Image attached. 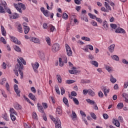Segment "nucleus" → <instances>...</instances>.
<instances>
[{"instance_id": "f257e3e1", "label": "nucleus", "mask_w": 128, "mask_h": 128, "mask_svg": "<svg viewBox=\"0 0 128 128\" xmlns=\"http://www.w3.org/2000/svg\"><path fill=\"white\" fill-rule=\"evenodd\" d=\"M17 61L18 64L15 66V68L16 70H18L19 74L20 76V78H24V72H22V70L24 69V65L22 63L20 60V59L18 58Z\"/></svg>"}, {"instance_id": "f03ea898", "label": "nucleus", "mask_w": 128, "mask_h": 128, "mask_svg": "<svg viewBox=\"0 0 128 128\" xmlns=\"http://www.w3.org/2000/svg\"><path fill=\"white\" fill-rule=\"evenodd\" d=\"M104 7H102L100 8V10L102 12H110V10H112V8H110V6L108 4L107 2H104Z\"/></svg>"}, {"instance_id": "7ed1b4c3", "label": "nucleus", "mask_w": 128, "mask_h": 128, "mask_svg": "<svg viewBox=\"0 0 128 128\" xmlns=\"http://www.w3.org/2000/svg\"><path fill=\"white\" fill-rule=\"evenodd\" d=\"M50 118L53 122H56V128H62V122H60V119H57V120H56V118L52 116H50Z\"/></svg>"}, {"instance_id": "20e7f679", "label": "nucleus", "mask_w": 128, "mask_h": 128, "mask_svg": "<svg viewBox=\"0 0 128 128\" xmlns=\"http://www.w3.org/2000/svg\"><path fill=\"white\" fill-rule=\"evenodd\" d=\"M1 4L4 6V10H6V12L8 14H12V11H10V8L8 7V4L6 2H1Z\"/></svg>"}, {"instance_id": "39448f33", "label": "nucleus", "mask_w": 128, "mask_h": 128, "mask_svg": "<svg viewBox=\"0 0 128 128\" xmlns=\"http://www.w3.org/2000/svg\"><path fill=\"white\" fill-rule=\"evenodd\" d=\"M66 48L68 56H72V50L70 47V46L68 44H66Z\"/></svg>"}, {"instance_id": "423d86ee", "label": "nucleus", "mask_w": 128, "mask_h": 128, "mask_svg": "<svg viewBox=\"0 0 128 128\" xmlns=\"http://www.w3.org/2000/svg\"><path fill=\"white\" fill-rule=\"evenodd\" d=\"M60 50V44H54L52 46V52H56Z\"/></svg>"}, {"instance_id": "0eeeda50", "label": "nucleus", "mask_w": 128, "mask_h": 128, "mask_svg": "<svg viewBox=\"0 0 128 128\" xmlns=\"http://www.w3.org/2000/svg\"><path fill=\"white\" fill-rule=\"evenodd\" d=\"M32 66L34 72L36 73L38 72V66H40V64H38V62H36L34 64H32Z\"/></svg>"}, {"instance_id": "6e6552de", "label": "nucleus", "mask_w": 128, "mask_h": 128, "mask_svg": "<svg viewBox=\"0 0 128 128\" xmlns=\"http://www.w3.org/2000/svg\"><path fill=\"white\" fill-rule=\"evenodd\" d=\"M14 92H16L17 96H20V90H18V84H15L14 85Z\"/></svg>"}, {"instance_id": "1a4fd4ad", "label": "nucleus", "mask_w": 128, "mask_h": 128, "mask_svg": "<svg viewBox=\"0 0 128 128\" xmlns=\"http://www.w3.org/2000/svg\"><path fill=\"white\" fill-rule=\"evenodd\" d=\"M116 34H126V30L122 28H118L115 30Z\"/></svg>"}, {"instance_id": "9d476101", "label": "nucleus", "mask_w": 128, "mask_h": 128, "mask_svg": "<svg viewBox=\"0 0 128 128\" xmlns=\"http://www.w3.org/2000/svg\"><path fill=\"white\" fill-rule=\"evenodd\" d=\"M11 38L12 42H13L14 44H20V41L18 40V38L14 36H10Z\"/></svg>"}, {"instance_id": "9b49d317", "label": "nucleus", "mask_w": 128, "mask_h": 128, "mask_svg": "<svg viewBox=\"0 0 128 128\" xmlns=\"http://www.w3.org/2000/svg\"><path fill=\"white\" fill-rule=\"evenodd\" d=\"M37 108L40 112H41V114H44V108H42V104H37Z\"/></svg>"}, {"instance_id": "f8f14e48", "label": "nucleus", "mask_w": 128, "mask_h": 128, "mask_svg": "<svg viewBox=\"0 0 128 128\" xmlns=\"http://www.w3.org/2000/svg\"><path fill=\"white\" fill-rule=\"evenodd\" d=\"M39 58H40L42 60H46V56H44V53L42 52L39 51L38 53Z\"/></svg>"}, {"instance_id": "ddd939ff", "label": "nucleus", "mask_w": 128, "mask_h": 128, "mask_svg": "<svg viewBox=\"0 0 128 128\" xmlns=\"http://www.w3.org/2000/svg\"><path fill=\"white\" fill-rule=\"evenodd\" d=\"M30 40H32V42H34V44H40V39L35 37L31 38Z\"/></svg>"}, {"instance_id": "4468645a", "label": "nucleus", "mask_w": 128, "mask_h": 128, "mask_svg": "<svg viewBox=\"0 0 128 128\" xmlns=\"http://www.w3.org/2000/svg\"><path fill=\"white\" fill-rule=\"evenodd\" d=\"M70 74H78V70H76V68L73 66L72 70H68Z\"/></svg>"}, {"instance_id": "2eb2a0df", "label": "nucleus", "mask_w": 128, "mask_h": 128, "mask_svg": "<svg viewBox=\"0 0 128 128\" xmlns=\"http://www.w3.org/2000/svg\"><path fill=\"white\" fill-rule=\"evenodd\" d=\"M112 124H114V126L118 128H120V121H118V120L114 118L112 120Z\"/></svg>"}, {"instance_id": "dca6fc26", "label": "nucleus", "mask_w": 128, "mask_h": 128, "mask_svg": "<svg viewBox=\"0 0 128 128\" xmlns=\"http://www.w3.org/2000/svg\"><path fill=\"white\" fill-rule=\"evenodd\" d=\"M28 98H30V100H34V102L36 100V96L34 95L32 93H29Z\"/></svg>"}, {"instance_id": "f3484780", "label": "nucleus", "mask_w": 128, "mask_h": 128, "mask_svg": "<svg viewBox=\"0 0 128 128\" xmlns=\"http://www.w3.org/2000/svg\"><path fill=\"white\" fill-rule=\"evenodd\" d=\"M20 18V15L16 12L13 14L12 16H10V18H12L14 20L18 18Z\"/></svg>"}, {"instance_id": "a211bd4d", "label": "nucleus", "mask_w": 128, "mask_h": 128, "mask_svg": "<svg viewBox=\"0 0 128 128\" xmlns=\"http://www.w3.org/2000/svg\"><path fill=\"white\" fill-rule=\"evenodd\" d=\"M63 102L68 106V108H70V104H68V100L66 97L63 98Z\"/></svg>"}, {"instance_id": "6ab92c4d", "label": "nucleus", "mask_w": 128, "mask_h": 128, "mask_svg": "<svg viewBox=\"0 0 128 128\" xmlns=\"http://www.w3.org/2000/svg\"><path fill=\"white\" fill-rule=\"evenodd\" d=\"M122 98H125L126 102H127V104H128V94L126 92H124L122 94Z\"/></svg>"}, {"instance_id": "aec40b11", "label": "nucleus", "mask_w": 128, "mask_h": 128, "mask_svg": "<svg viewBox=\"0 0 128 128\" xmlns=\"http://www.w3.org/2000/svg\"><path fill=\"white\" fill-rule=\"evenodd\" d=\"M1 32L2 36H6V30L4 29V26H1Z\"/></svg>"}, {"instance_id": "412c9836", "label": "nucleus", "mask_w": 128, "mask_h": 128, "mask_svg": "<svg viewBox=\"0 0 128 128\" xmlns=\"http://www.w3.org/2000/svg\"><path fill=\"white\" fill-rule=\"evenodd\" d=\"M62 108H60V106H58L56 110V114H62Z\"/></svg>"}, {"instance_id": "4be33fe9", "label": "nucleus", "mask_w": 128, "mask_h": 128, "mask_svg": "<svg viewBox=\"0 0 128 128\" xmlns=\"http://www.w3.org/2000/svg\"><path fill=\"white\" fill-rule=\"evenodd\" d=\"M114 46H115L114 44H112L111 46H110L108 47L109 52H112L114 50Z\"/></svg>"}, {"instance_id": "5701e85b", "label": "nucleus", "mask_w": 128, "mask_h": 128, "mask_svg": "<svg viewBox=\"0 0 128 128\" xmlns=\"http://www.w3.org/2000/svg\"><path fill=\"white\" fill-rule=\"evenodd\" d=\"M88 94L89 96H96V93L90 89L88 90Z\"/></svg>"}, {"instance_id": "b1692460", "label": "nucleus", "mask_w": 128, "mask_h": 128, "mask_svg": "<svg viewBox=\"0 0 128 128\" xmlns=\"http://www.w3.org/2000/svg\"><path fill=\"white\" fill-rule=\"evenodd\" d=\"M90 80L84 79H82L80 82L81 84H90Z\"/></svg>"}, {"instance_id": "393cba45", "label": "nucleus", "mask_w": 128, "mask_h": 128, "mask_svg": "<svg viewBox=\"0 0 128 128\" xmlns=\"http://www.w3.org/2000/svg\"><path fill=\"white\" fill-rule=\"evenodd\" d=\"M86 102H87L88 104H96V102H94V101L91 100L90 99L88 98L86 100Z\"/></svg>"}, {"instance_id": "a878e982", "label": "nucleus", "mask_w": 128, "mask_h": 128, "mask_svg": "<svg viewBox=\"0 0 128 128\" xmlns=\"http://www.w3.org/2000/svg\"><path fill=\"white\" fill-rule=\"evenodd\" d=\"M2 118H3L6 120V122H8L9 119H8V114L6 113H4V114H2Z\"/></svg>"}, {"instance_id": "bb28decb", "label": "nucleus", "mask_w": 128, "mask_h": 128, "mask_svg": "<svg viewBox=\"0 0 128 128\" xmlns=\"http://www.w3.org/2000/svg\"><path fill=\"white\" fill-rule=\"evenodd\" d=\"M110 80L112 84H114L116 82V78H114L112 75H110Z\"/></svg>"}, {"instance_id": "cd10ccee", "label": "nucleus", "mask_w": 128, "mask_h": 128, "mask_svg": "<svg viewBox=\"0 0 128 128\" xmlns=\"http://www.w3.org/2000/svg\"><path fill=\"white\" fill-rule=\"evenodd\" d=\"M90 64H92L93 66H94L96 68H98V63L96 60L91 61Z\"/></svg>"}, {"instance_id": "c85d7f7f", "label": "nucleus", "mask_w": 128, "mask_h": 128, "mask_svg": "<svg viewBox=\"0 0 128 128\" xmlns=\"http://www.w3.org/2000/svg\"><path fill=\"white\" fill-rule=\"evenodd\" d=\"M105 68L108 72H112V68L108 66H105Z\"/></svg>"}, {"instance_id": "c756f323", "label": "nucleus", "mask_w": 128, "mask_h": 128, "mask_svg": "<svg viewBox=\"0 0 128 128\" xmlns=\"http://www.w3.org/2000/svg\"><path fill=\"white\" fill-rule=\"evenodd\" d=\"M102 26H104V28H108V24L106 20H104L103 22Z\"/></svg>"}, {"instance_id": "7c9ffc66", "label": "nucleus", "mask_w": 128, "mask_h": 128, "mask_svg": "<svg viewBox=\"0 0 128 128\" xmlns=\"http://www.w3.org/2000/svg\"><path fill=\"white\" fill-rule=\"evenodd\" d=\"M74 82H76V81L74 80H66V84H74Z\"/></svg>"}, {"instance_id": "2f4dec72", "label": "nucleus", "mask_w": 128, "mask_h": 128, "mask_svg": "<svg viewBox=\"0 0 128 128\" xmlns=\"http://www.w3.org/2000/svg\"><path fill=\"white\" fill-rule=\"evenodd\" d=\"M112 60H116V62H118L120 60V58L116 55H113L112 56Z\"/></svg>"}, {"instance_id": "473e14b6", "label": "nucleus", "mask_w": 128, "mask_h": 128, "mask_svg": "<svg viewBox=\"0 0 128 128\" xmlns=\"http://www.w3.org/2000/svg\"><path fill=\"white\" fill-rule=\"evenodd\" d=\"M124 108V104L120 102L118 103L117 105V108H118L119 110H122Z\"/></svg>"}, {"instance_id": "72a5a7b5", "label": "nucleus", "mask_w": 128, "mask_h": 128, "mask_svg": "<svg viewBox=\"0 0 128 128\" xmlns=\"http://www.w3.org/2000/svg\"><path fill=\"white\" fill-rule=\"evenodd\" d=\"M24 32L25 34H28V32H30V27L26 26L24 28Z\"/></svg>"}, {"instance_id": "f704fd0d", "label": "nucleus", "mask_w": 128, "mask_h": 128, "mask_svg": "<svg viewBox=\"0 0 128 128\" xmlns=\"http://www.w3.org/2000/svg\"><path fill=\"white\" fill-rule=\"evenodd\" d=\"M5 9L2 6L0 5V14H6Z\"/></svg>"}, {"instance_id": "c9c22d12", "label": "nucleus", "mask_w": 128, "mask_h": 128, "mask_svg": "<svg viewBox=\"0 0 128 128\" xmlns=\"http://www.w3.org/2000/svg\"><path fill=\"white\" fill-rule=\"evenodd\" d=\"M64 63L62 62V58H59V66L61 67L64 66Z\"/></svg>"}, {"instance_id": "e433bc0d", "label": "nucleus", "mask_w": 128, "mask_h": 128, "mask_svg": "<svg viewBox=\"0 0 128 128\" xmlns=\"http://www.w3.org/2000/svg\"><path fill=\"white\" fill-rule=\"evenodd\" d=\"M17 30L19 32H22V24H19L17 27Z\"/></svg>"}, {"instance_id": "4c0bfd02", "label": "nucleus", "mask_w": 128, "mask_h": 128, "mask_svg": "<svg viewBox=\"0 0 128 128\" xmlns=\"http://www.w3.org/2000/svg\"><path fill=\"white\" fill-rule=\"evenodd\" d=\"M56 78L58 80V83L62 84V76H60V75H56Z\"/></svg>"}, {"instance_id": "58836bf2", "label": "nucleus", "mask_w": 128, "mask_h": 128, "mask_svg": "<svg viewBox=\"0 0 128 128\" xmlns=\"http://www.w3.org/2000/svg\"><path fill=\"white\" fill-rule=\"evenodd\" d=\"M14 49L16 52H22V49H20V48L17 46H14Z\"/></svg>"}, {"instance_id": "ea45409f", "label": "nucleus", "mask_w": 128, "mask_h": 128, "mask_svg": "<svg viewBox=\"0 0 128 128\" xmlns=\"http://www.w3.org/2000/svg\"><path fill=\"white\" fill-rule=\"evenodd\" d=\"M62 18L68 20V15L66 13H64L62 16Z\"/></svg>"}, {"instance_id": "a19ab883", "label": "nucleus", "mask_w": 128, "mask_h": 128, "mask_svg": "<svg viewBox=\"0 0 128 128\" xmlns=\"http://www.w3.org/2000/svg\"><path fill=\"white\" fill-rule=\"evenodd\" d=\"M55 90L58 94H60V88H58V86H54Z\"/></svg>"}, {"instance_id": "79ce46f5", "label": "nucleus", "mask_w": 128, "mask_h": 128, "mask_svg": "<svg viewBox=\"0 0 128 128\" xmlns=\"http://www.w3.org/2000/svg\"><path fill=\"white\" fill-rule=\"evenodd\" d=\"M73 101L74 102L75 104H76L77 106H78V104H80V102H78V100L76 98H74Z\"/></svg>"}, {"instance_id": "37998d69", "label": "nucleus", "mask_w": 128, "mask_h": 128, "mask_svg": "<svg viewBox=\"0 0 128 128\" xmlns=\"http://www.w3.org/2000/svg\"><path fill=\"white\" fill-rule=\"evenodd\" d=\"M19 60H20V62H22V64H24V66L26 64V60H24V58L20 57L19 58Z\"/></svg>"}, {"instance_id": "c03bdc74", "label": "nucleus", "mask_w": 128, "mask_h": 128, "mask_svg": "<svg viewBox=\"0 0 128 128\" xmlns=\"http://www.w3.org/2000/svg\"><path fill=\"white\" fill-rule=\"evenodd\" d=\"M18 4L19 6H20V8L24 10H26V6H24V4L18 3Z\"/></svg>"}, {"instance_id": "a18cd8bd", "label": "nucleus", "mask_w": 128, "mask_h": 128, "mask_svg": "<svg viewBox=\"0 0 128 128\" xmlns=\"http://www.w3.org/2000/svg\"><path fill=\"white\" fill-rule=\"evenodd\" d=\"M90 114L93 120H96V116L94 112H90Z\"/></svg>"}, {"instance_id": "49530a36", "label": "nucleus", "mask_w": 128, "mask_h": 128, "mask_svg": "<svg viewBox=\"0 0 128 128\" xmlns=\"http://www.w3.org/2000/svg\"><path fill=\"white\" fill-rule=\"evenodd\" d=\"M10 112L11 114H16V110H14V108H10Z\"/></svg>"}, {"instance_id": "de8ad7c7", "label": "nucleus", "mask_w": 128, "mask_h": 128, "mask_svg": "<svg viewBox=\"0 0 128 128\" xmlns=\"http://www.w3.org/2000/svg\"><path fill=\"white\" fill-rule=\"evenodd\" d=\"M6 78H2L0 80V84L2 86V84H6Z\"/></svg>"}, {"instance_id": "09e8293b", "label": "nucleus", "mask_w": 128, "mask_h": 128, "mask_svg": "<svg viewBox=\"0 0 128 128\" xmlns=\"http://www.w3.org/2000/svg\"><path fill=\"white\" fill-rule=\"evenodd\" d=\"M82 40H86V42H90V38L86 36L82 37Z\"/></svg>"}, {"instance_id": "8fccbe9b", "label": "nucleus", "mask_w": 128, "mask_h": 128, "mask_svg": "<svg viewBox=\"0 0 128 128\" xmlns=\"http://www.w3.org/2000/svg\"><path fill=\"white\" fill-rule=\"evenodd\" d=\"M10 116L11 120H12V122H14V120H16V116H14L12 114H10Z\"/></svg>"}, {"instance_id": "3c124183", "label": "nucleus", "mask_w": 128, "mask_h": 128, "mask_svg": "<svg viewBox=\"0 0 128 128\" xmlns=\"http://www.w3.org/2000/svg\"><path fill=\"white\" fill-rule=\"evenodd\" d=\"M90 24L93 26H98V23L94 20H92Z\"/></svg>"}, {"instance_id": "603ef678", "label": "nucleus", "mask_w": 128, "mask_h": 128, "mask_svg": "<svg viewBox=\"0 0 128 128\" xmlns=\"http://www.w3.org/2000/svg\"><path fill=\"white\" fill-rule=\"evenodd\" d=\"M81 19L82 20H84V22H88V16H82L81 18Z\"/></svg>"}, {"instance_id": "864d4df0", "label": "nucleus", "mask_w": 128, "mask_h": 128, "mask_svg": "<svg viewBox=\"0 0 128 128\" xmlns=\"http://www.w3.org/2000/svg\"><path fill=\"white\" fill-rule=\"evenodd\" d=\"M15 108H16V110H21L22 109V106H20L18 104H16V105L15 106Z\"/></svg>"}, {"instance_id": "5fc2aeb1", "label": "nucleus", "mask_w": 128, "mask_h": 128, "mask_svg": "<svg viewBox=\"0 0 128 128\" xmlns=\"http://www.w3.org/2000/svg\"><path fill=\"white\" fill-rule=\"evenodd\" d=\"M0 40V42H3L4 44H6V39H4L3 37H1Z\"/></svg>"}, {"instance_id": "6e6d98bb", "label": "nucleus", "mask_w": 128, "mask_h": 128, "mask_svg": "<svg viewBox=\"0 0 128 128\" xmlns=\"http://www.w3.org/2000/svg\"><path fill=\"white\" fill-rule=\"evenodd\" d=\"M49 12H50L48 10H46L43 14H44V16H45L48 17L49 16L48 13Z\"/></svg>"}, {"instance_id": "4d7b16f0", "label": "nucleus", "mask_w": 128, "mask_h": 128, "mask_svg": "<svg viewBox=\"0 0 128 128\" xmlns=\"http://www.w3.org/2000/svg\"><path fill=\"white\" fill-rule=\"evenodd\" d=\"M42 106H43V108L44 110H46V108H48L47 103L42 102Z\"/></svg>"}, {"instance_id": "13d9d810", "label": "nucleus", "mask_w": 128, "mask_h": 128, "mask_svg": "<svg viewBox=\"0 0 128 128\" xmlns=\"http://www.w3.org/2000/svg\"><path fill=\"white\" fill-rule=\"evenodd\" d=\"M60 90H61V94L62 96L64 94H66V90H64V88H60Z\"/></svg>"}, {"instance_id": "bf43d9fd", "label": "nucleus", "mask_w": 128, "mask_h": 128, "mask_svg": "<svg viewBox=\"0 0 128 128\" xmlns=\"http://www.w3.org/2000/svg\"><path fill=\"white\" fill-rule=\"evenodd\" d=\"M98 96L99 98H104V94L102 91L98 92Z\"/></svg>"}, {"instance_id": "052dcab7", "label": "nucleus", "mask_w": 128, "mask_h": 128, "mask_svg": "<svg viewBox=\"0 0 128 128\" xmlns=\"http://www.w3.org/2000/svg\"><path fill=\"white\" fill-rule=\"evenodd\" d=\"M110 27L116 30V28L118 27V26H116V24H110Z\"/></svg>"}, {"instance_id": "680f3d73", "label": "nucleus", "mask_w": 128, "mask_h": 128, "mask_svg": "<svg viewBox=\"0 0 128 128\" xmlns=\"http://www.w3.org/2000/svg\"><path fill=\"white\" fill-rule=\"evenodd\" d=\"M72 118L74 120V118H76V112L72 111Z\"/></svg>"}, {"instance_id": "e2e57ef3", "label": "nucleus", "mask_w": 128, "mask_h": 128, "mask_svg": "<svg viewBox=\"0 0 128 128\" xmlns=\"http://www.w3.org/2000/svg\"><path fill=\"white\" fill-rule=\"evenodd\" d=\"M46 40L48 44H50V37H47Z\"/></svg>"}, {"instance_id": "0e129e2a", "label": "nucleus", "mask_w": 128, "mask_h": 128, "mask_svg": "<svg viewBox=\"0 0 128 128\" xmlns=\"http://www.w3.org/2000/svg\"><path fill=\"white\" fill-rule=\"evenodd\" d=\"M71 96H78V94H76V92L72 91L71 92Z\"/></svg>"}, {"instance_id": "69168bd1", "label": "nucleus", "mask_w": 128, "mask_h": 128, "mask_svg": "<svg viewBox=\"0 0 128 128\" xmlns=\"http://www.w3.org/2000/svg\"><path fill=\"white\" fill-rule=\"evenodd\" d=\"M96 20L99 22V24H102V20L100 18H96Z\"/></svg>"}, {"instance_id": "338daca9", "label": "nucleus", "mask_w": 128, "mask_h": 128, "mask_svg": "<svg viewBox=\"0 0 128 128\" xmlns=\"http://www.w3.org/2000/svg\"><path fill=\"white\" fill-rule=\"evenodd\" d=\"M6 88L7 90H8V92H9V90H10V85L8 84V82H6Z\"/></svg>"}, {"instance_id": "774afa93", "label": "nucleus", "mask_w": 128, "mask_h": 128, "mask_svg": "<svg viewBox=\"0 0 128 128\" xmlns=\"http://www.w3.org/2000/svg\"><path fill=\"white\" fill-rule=\"evenodd\" d=\"M122 62H123V64H128V62L126 59H123L122 60Z\"/></svg>"}]
</instances>
